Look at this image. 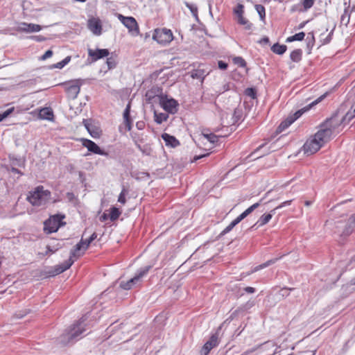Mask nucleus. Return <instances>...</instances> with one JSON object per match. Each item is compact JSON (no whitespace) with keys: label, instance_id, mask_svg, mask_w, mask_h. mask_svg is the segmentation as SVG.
<instances>
[{"label":"nucleus","instance_id":"nucleus-29","mask_svg":"<svg viewBox=\"0 0 355 355\" xmlns=\"http://www.w3.org/2000/svg\"><path fill=\"white\" fill-rule=\"evenodd\" d=\"M138 282V280L135 277H134L127 282H121L120 283V287L124 290H130L133 285L137 284Z\"/></svg>","mask_w":355,"mask_h":355},{"label":"nucleus","instance_id":"nucleus-57","mask_svg":"<svg viewBox=\"0 0 355 355\" xmlns=\"http://www.w3.org/2000/svg\"><path fill=\"white\" fill-rule=\"evenodd\" d=\"M218 67L223 71H225L228 67V64L223 60L218 61Z\"/></svg>","mask_w":355,"mask_h":355},{"label":"nucleus","instance_id":"nucleus-33","mask_svg":"<svg viewBox=\"0 0 355 355\" xmlns=\"http://www.w3.org/2000/svg\"><path fill=\"white\" fill-rule=\"evenodd\" d=\"M281 257H282V256L279 257H277V258H274V259H270V260L267 261L266 262L256 266L253 269L252 272H257V271H258V270H259L261 269H263V268H266V267H268V266H270L272 264L275 263Z\"/></svg>","mask_w":355,"mask_h":355},{"label":"nucleus","instance_id":"nucleus-10","mask_svg":"<svg viewBox=\"0 0 355 355\" xmlns=\"http://www.w3.org/2000/svg\"><path fill=\"white\" fill-rule=\"evenodd\" d=\"M164 95L162 87L153 86L146 92L145 98L147 103L153 104L157 102V99L159 103L161 96H164Z\"/></svg>","mask_w":355,"mask_h":355},{"label":"nucleus","instance_id":"nucleus-47","mask_svg":"<svg viewBox=\"0 0 355 355\" xmlns=\"http://www.w3.org/2000/svg\"><path fill=\"white\" fill-rule=\"evenodd\" d=\"M255 9L258 12L259 17L261 20H264L266 18V9L265 7L261 4H256Z\"/></svg>","mask_w":355,"mask_h":355},{"label":"nucleus","instance_id":"nucleus-21","mask_svg":"<svg viewBox=\"0 0 355 355\" xmlns=\"http://www.w3.org/2000/svg\"><path fill=\"white\" fill-rule=\"evenodd\" d=\"M325 96V94L322 95L318 98H317L315 101L310 103L308 106L304 107L297 112H295L293 114H290L288 117H291V119L293 121V123L296 121L298 118H300L305 112L308 111L312 106L318 104L319 102H320Z\"/></svg>","mask_w":355,"mask_h":355},{"label":"nucleus","instance_id":"nucleus-45","mask_svg":"<svg viewBox=\"0 0 355 355\" xmlns=\"http://www.w3.org/2000/svg\"><path fill=\"white\" fill-rule=\"evenodd\" d=\"M245 95L252 98V99H256L257 98V91L254 87H248L244 91Z\"/></svg>","mask_w":355,"mask_h":355},{"label":"nucleus","instance_id":"nucleus-19","mask_svg":"<svg viewBox=\"0 0 355 355\" xmlns=\"http://www.w3.org/2000/svg\"><path fill=\"white\" fill-rule=\"evenodd\" d=\"M130 108H131V102L129 101L125 108L123 113V125H125V131H130L132 128V119L130 116Z\"/></svg>","mask_w":355,"mask_h":355},{"label":"nucleus","instance_id":"nucleus-16","mask_svg":"<svg viewBox=\"0 0 355 355\" xmlns=\"http://www.w3.org/2000/svg\"><path fill=\"white\" fill-rule=\"evenodd\" d=\"M355 230V214H352L345 221V226L340 236V237L346 238L351 235Z\"/></svg>","mask_w":355,"mask_h":355},{"label":"nucleus","instance_id":"nucleus-44","mask_svg":"<svg viewBox=\"0 0 355 355\" xmlns=\"http://www.w3.org/2000/svg\"><path fill=\"white\" fill-rule=\"evenodd\" d=\"M193 78L202 79L203 80L206 75L205 74V71L202 69H196L191 72V76Z\"/></svg>","mask_w":355,"mask_h":355},{"label":"nucleus","instance_id":"nucleus-26","mask_svg":"<svg viewBox=\"0 0 355 355\" xmlns=\"http://www.w3.org/2000/svg\"><path fill=\"white\" fill-rule=\"evenodd\" d=\"M275 211H276V209H273L270 210V211L268 214H263L259 218V219L258 220L257 223H259V227L267 224L270 220L272 216L275 214Z\"/></svg>","mask_w":355,"mask_h":355},{"label":"nucleus","instance_id":"nucleus-1","mask_svg":"<svg viewBox=\"0 0 355 355\" xmlns=\"http://www.w3.org/2000/svg\"><path fill=\"white\" fill-rule=\"evenodd\" d=\"M84 316L75 321L67 327L63 333L56 339L57 344L61 347L73 345L82 338V334L86 331Z\"/></svg>","mask_w":355,"mask_h":355},{"label":"nucleus","instance_id":"nucleus-4","mask_svg":"<svg viewBox=\"0 0 355 355\" xmlns=\"http://www.w3.org/2000/svg\"><path fill=\"white\" fill-rule=\"evenodd\" d=\"M51 197V191L44 190L43 186H38L33 191H30L27 200L33 206L44 205Z\"/></svg>","mask_w":355,"mask_h":355},{"label":"nucleus","instance_id":"nucleus-60","mask_svg":"<svg viewBox=\"0 0 355 355\" xmlns=\"http://www.w3.org/2000/svg\"><path fill=\"white\" fill-rule=\"evenodd\" d=\"M248 215L244 211L242 214H241L239 216H237L234 220L239 224L243 219L247 217Z\"/></svg>","mask_w":355,"mask_h":355},{"label":"nucleus","instance_id":"nucleus-28","mask_svg":"<svg viewBox=\"0 0 355 355\" xmlns=\"http://www.w3.org/2000/svg\"><path fill=\"white\" fill-rule=\"evenodd\" d=\"M355 117V104L353 105L350 110L346 113L340 121H338L341 124L345 121L349 122Z\"/></svg>","mask_w":355,"mask_h":355},{"label":"nucleus","instance_id":"nucleus-52","mask_svg":"<svg viewBox=\"0 0 355 355\" xmlns=\"http://www.w3.org/2000/svg\"><path fill=\"white\" fill-rule=\"evenodd\" d=\"M265 197L262 198L259 202L254 203L252 205H251L250 207H248L246 210H245V213L248 216L250 214H251L255 209H257L263 202Z\"/></svg>","mask_w":355,"mask_h":355},{"label":"nucleus","instance_id":"nucleus-59","mask_svg":"<svg viewBox=\"0 0 355 355\" xmlns=\"http://www.w3.org/2000/svg\"><path fill=\"white\" fill-rule=\"evenodd\" d=\"M248 215L244 211L242 214H241L239 216H237L234 220L239 224L243 219L247 217Z\"/></svg>","mask_w":355,"mask_h":355},{"label":"nucleus","instance_id":"nucleus-48","mask_svg":"<svg viewBox=\"0 0 355 355\" xmlns=\"http://www.w3.org/2000/svg\"><path fill=\"white\" fill-rule=\"evenodd\" d=\"M234 13L236 15L237 19L240 18L241 16H243L244 6L241 3H238L234 8Z\"/></svg>","mask_w":355,"mask_h":355},{"label":"nucleus","instance_id":"nucleus-13","mask_svg":"<svg viewBox=\"0 0 355 355\" xmlns=\"http://www.w3.org/2000/svg\"><path fill=\"white\" fill-rule=\"evenodd\" d=\"M219 344L218 333L212 334L200 350V355H208L210 351Z\"/></svg>","mask_w":355,"mask_h":355},{"label":"nucleus","instance_id":"nucleus-6","mask_svg":"<svg viewBox=\"0 0 355 355\" xmlns=\"http://www.w3.org/2000/svg\"><path fill=\"white\" fill-rule=\"evenodd\" d=\"M64 218L65 215L61 214L51 216L44 222V232L46 234L56 232L60 227L66 225V223L62 221Z\"/></svg>","mask_w":355,"mask_h":355},{"label":"nucleus","instance_id":"nucleus-41","mask_svg":"<svg viewBox=\"0 0 355 355\" xmlns=\"http://www.w3.org/2000/svg\"><path fill=\"white\" fill-rule=\"evenodd\" d=\"M40 116L45 119L51 120L53 116V111L49 108H43L41 110Z\"/></svg>","mask_w":355,"mask_h":355},{"label":"nucleus","instance_id":"nucleus-53","mask_svg":"<svg viewBox=\"0 0 355 355\" xmlns=\"http://www.w3.org/2000/svg\"><path fill=\"white\" fill-rule=\"evenodd\" d=\"M106 63L108 67V69H114L116 67V61L112 56L107 58Z\"/></svg>","mask_w":355,"mask_h":355},{"label":"nucleus","instance_id":"nucleus-3","mask_svg":"<svg viewBox=\"0 0 355 355\" xmlns=\"http://www.w3.org/2000/svg\"><path fill=\"white\" fill-rule=\"evenodd\" d=\"M336 114H334L327 119L321 125V129L314 135L315 138L323 146L330 141L334 131L341 125L338 121H336Z\"/></svg>","mask_w":355,"mask_h":355},{"label":"nucleus","instance_id":"nucleus-49","mask_svg":"<svg viewBox=\"0 0 355 355\" xmlns=\"http://www.w3.org/2000/svg\"><path fill=\"white\" fill-rule=\"evenodd\" d=\"M204 137L211 143L216 144L219 141V137L214 133L203 134Z\"/></svg>","mask_w":355,"mask_h":355},{"label":"nucleus","instance_id":"nucleus-40","mask_svg":"<svg viewBox=\"0 0 355 355\" xmlns=\"http://www.w3.org/2000/svg\"><path fill=\"white\" fill-rule=\"evenodd\" d=\"M305 33L304 32H300L295 34L294 35L287 37L286 42H292L294 41H302L304 39Z\"/></svg>","mask_w":355,"mask_h":355},{"label":"nucleus","instance_id":"nucleus-63","mask_svg":"<svg viewBox=\"0 0 355 355\" xmlns=\"http://www.w3.org/2000/svg\"><path fill=\"white\" fill-rule=\"evenodd\" d=\"M14 111H15V107H12L8 109L7 110H6L5 112H3V114L5 117V119L8 117Z\"/></svg>","mask_w":355,"mask_h":355},{"label":"nucleus","instance_id":"nucleus-8","mask_svg":"<svg viewBox=\"0 0 355 355\" xmlns=\"http://www.w3.org/2000/svg\"><path fill=\"white\" fill-rule=\"evenodd\" d=\"M159 103L168 113L175 114L178 112V107L179 105L178 101L174 98H168L166 94L164 96H161Z\"/></svg>","mask_w":355,"mask_h":355},{"label":"nucleus","instance_id":"nucleus-20","mask_svg":"<svg viewBox=\"0 0 355 355\" xmlns=\"http://www.w3.org/2000/svg\"><path fill=\"white\" fill-rule=\"evenodd\" d=\"M325 96V94L322 95L318 98H317L315 101L310 103L308 106L304 107L297 112H295L293 114H290L288 117H291V119L293 121V123L296 121L298 118H300L305 112L308 111L312 106L318 104L319 102H320Z\"/></svg>","mask_w":355,"mask_h":355},{"label":"nucleus","instance_id":"nucleus-51","mask_svg":"<svg viewBox=\"0 0 355 355\" xmlns=\"http://www.w3.org/2000/svg\"><path fill=\"white\" fill-rule=\"evenodd\" d=\"M233 62L234 64H237L240 67H245L247 65L245 60L242 57L240 56L234 57L233 58Z\"/></svg>","mask_w":355,"mask_h":355},{"label":"nucleus","instance_id":"nucleus-12","mask_svg":"<svg viewBox=\"0 0 355 355\" xmlns=\"http://www.w3.org/2000/svg\"><path fill=\"white\" fill-rule=\"evenodd\" d=\"M323 146L319 141L315 138L308 139L303 146L304 153L308 155H313L318 152Z\"/></svg>","mask_w":355,"mask_h":355},{"label":"nucleus","instance_id":"nucleus-64","mask_svg":"<svg viewBox=\"0 0 355 355\" xmlns=\"http://www.w3.org/2000/svg\"><path fill=\"white\" fill-rule=\"evenodd\" d=\"M136 127L138 130H144L145 128V122L143 121H139L136 123Z\"/></svg>","mask_w":355,"mask_h":355},{"label":"nucleus","instance_id":"nucleus-2","mask_svg":"<svg viewBox=\"0 0 355 355\" xmlns=\"http://www.w3.org/2000/svg\"><path fill=\"white\" fill-rule=\"evenodd\" d=\"M86 250H85L83 239H81L71 250L69 258L63 263L55 266L53 270L48 271V276L53 277L68 270L75 261L73 258L77 259L83 256Z\"/></svg>","mask_w":355,"mask_h":355},{"label":"nucleus","instance_id":"nucleus-38","mask_svg":"<svg viewBox=\"0 0 355 355\" xmlns=\"http://www.w3.org/2000/svg\"><path fill=\"white\" fill-rule=\"evenodd\" d=\"M121 214V211L119 209V208L112 207L110 208V219L111 221H115L117 220L120 215Z\"/></svg>","mask_w":355,"mask_h":355},{"label":"nucleus","instance_id":"nucleus-25","mask_svg":"<svg viewBox=\"0 0 355 355\" xmlns=\"http://www.w3.org/2000/svg\"><path fill=\"white\" fill-rule=\"evenodd\" d=\"M162 138L165 141L166 145L168 146L175 148L180 144L178 139H177L174 136L168 133H163L162 135Z\"/></svg>","mask_w":355,"mask_h":355},{"label":"nucleus","instance_id":"nucleus-35","mask_svg":"<svg viewBox=\"0 0 355 355\" xmlns=\"http://www.w3.org/2000/svg\"><path fill=\"white\" fill-rule=\"evenodd\" d=\"M144 155L150 156L153 153V148L149 144H146L143 146L138 145L137 147Z\"/></svg>","mask_w":355,"mask_h":355},{"label":"nucleus","instance_id":"nucleus-37","mask_svg":"<svg viewBox=\"0 0 355 355\" xmlns=\"http://www.w3.org/2000/svg\"><path fill=\"white\" fill-rule=\"evenodd\" d=\"M306 40H307L306 47L309 49V53H310L313 46L315 44V42L313 32H310L308 33Z\"/></svg>","mask_w":355,"mask_h":355},{"label":"nucleus","instance_id":"nucleus-14","mask_svg":"<svg viewBox=\"0 0 355 355\" xmlns=\"http://www.w3.org/2000/svg\"><path fill=\"white\" fill-rule=\"evenodd\" d=\"M110 55V51L107 49H96L93 50L88 49V58L87 61L89 63L94 62L99 59L107 57Z\"/></svg>","mask_w":355,"mask_h":355},{"label":"nucleus","instance_id":"nucleus-24","mask_svg":"<svg viewBox=\"0 0 355 355\" xmlns=\"http://www.w3.org/2000/svg\"><path fill=\"white\" fill-rule=\"evenodd\" d=\"M42 29L41 26L34 24H28L26 22L21 23L18 27V31L20 32L33 33L38 32Z\"/></svg>","mask_w":355,"mask_h":355},{"label":"nucleus","instance_id":"nucleus-22","mask_svg":"<svg viewBox=\"0 0 355 355\" xmlns=\"http://www.w3.org/2000/svg\"><path fill=\"white\" fill-rule=\"evenodd\" d=\"M325 96V94L322 95L318 98H317L315 101L310 103L308 106L304 107L297 112H295L293 114H290L288 117H291V119L293 121V123L296 121L298 118H300L305 112L308 111L312 106L318 104L319 102H320Z\"/></svg>","mask_w":355,"mask_h":355},{"label":"nucleus","instance_id":"nucleus-27","mask_svg":"<svg viewBox=\"0 0 355 355\" xmlns=\"http://www.w3.org/2000/svg\"><path fill=\"white\" fill-rule=\"evenodd\" d=\"M293 123V121L291 117H287L285 120L281 122V123L278 125L276 129L275 132L277 134H279L283 132L285 129L288 128Z\"/></svg>","mask_w":355,"mask_h":355},{"label":"nucleus","instance_id":"nucleus-17","mask_svg":"<svg viewBox=\"0 0 355 355\" xmlns=\"http://www.w3.org/2000/svg\"><path fill=\"white\" fill-rule=\"evenodd\" d=\"M344 5L345 6L344 12L340 17V24L347 26L349 23L351 13L354 10L355 6H350V0H344Z\"/></svg>","mask_w":355,"mask_h":355},{"label":"nucleus","instance_id":"nucleus-58","mask_svg":"<svg viewBox=\"0 0 355 355\" xmlns=\"http://www.w3.org/2000/svg\"><path fill=\"white\" fill-rule=\"evenodd\" d=\"M248 215L244 211L242 214H241L239 216H237L234 220L239 224L243 219L247 217Z\"/></svg>","mask_w":355,"mask_h":355},{"label":"nucleus","instance_id":"nucleus-55","mask_svg":"<svg viewBox=\"0 0 355 355\" xmlns=\"http://www.w3.org/2000/svg\"><path fill=\"white\" fill-rule=\"evenodd\" d=\"M125 193H126V190L125 189H123L121 193L119 196V198H118V201L120 203L123 204V205L126 202L125 197Z\"/></svg>","mask_w":355,"mask_h":355},{"label":"nucleus","instance_id":"nucleus-32","mask_svg":"<svg viewBox=\"0 0 355 355\" xmlns=\"http://www.w3.org/2000/svg\"><path fill=\"white\" fill-rule=\"evenodd\" d=\"M152 268L153 266L149 265L139 268L135 275L138 282H139L141 278L145 276Z\"/></svg>","mask_w":355,"mask_h":355},{"label":"nucleus","instance_id":"nucleus-11","mask_svg":"<svg viewBox=\"0 0 355 355\" xmlns=\"http://www.w3.org/2000/svg\"><path fill=\"white\" fill-rule=\"evenodd\" d=\"M79 141L81 142L82 145L87 148L88 151L100 155H103L105 157L109 156V153L104 150L101 149L95 142L93 141L85 139V138H80Z\"/></svg>","mask_w":355,"mask_h":355},{"label":"nucleus","instance_id":"nucleus-15","mask_svg":"<svg viewBox=\"0 0 355 355\" xmlns=\"http://www.w3.org/2000/svg\"><path fill=\"white\" fill-rule=\"evenodd\" d=\"M83 123L89 135L94 139H98L101 137L103 132L101 129L92 124L91 119H83Z\"/></svg>","mask_w":355,"mask_h":355},{"label":"nucleus","instance_id":"nucleus-34","mask_svg":"<svg viewBox=\"0 0 355 355\" xmlns=\"http://www.w3.org/2000/svg\"><path fill=\"white\" fill-rule=\"evenodd\" d=\"M61 248H62V245L59 243H57L56 244H53L52 245H47L46 247V251L43 254V255L46 256L49 254H53L56 251H58L59 249H60Z\"/></svg>","mask_w":355,"mask_h":355},{"label":"nucleus","instance_id":"nucleus-50","mask_svg":"<svg viewBox=\"0 0 355 355\" xmlns=\"http://www.w3.org/2000/svg\"><path fill=\"white\" fill-rule=\"evenodd\" d=\"M66 197L69 202L73 203L74 205L78 204V197L73 192H67L66 193Z\"/></svg>","mask_w":355,"mask_h":355},{"label":"nucleus","instance_id":"nucleus-61","mask_svg":"<svg viewBox=\"0 0 355 355\" xmlns=\"http://www.w3.org/2000/svg\"><path fill=\"white\" fill-rule=\"evenodd\" d=\"M292 201H293V200L284 201V202H282L279 205L276 207L275 209H276V210H277V209H281L285 206L290 205L291 204Z\"/></svg>","mask_w":355,"mask_h":355},{"label":"nucleus","instance_id":"nucleus-54","mask_svg":"<svg viewBox=\"0 0 355 355\" xmlns=\"http://www.w3.org/2000/svg\"><path fill=\"white\" fill-rule=\"evenodd\" d=\"M242 117V111L239 109H235L233 114L234 123H237Z\"/></svg>","mask_w":355,"mask_h":355},{"label":"nucleus","instance_id":"nucleus-39","mask_svg":"<svg viewBox=\"0 0 355 355\" xmlns=\"http://www.w3.org/2000/svg\"><path fill=\"white\" fill-rule=\"evenodd\" d=\"M237 23L240 25L244 26V28L245 30L250 31L252 28V24L250 23L247 19H245L243 16H241L240 18L237 19Z\"/></svg>","mask_w":355,"mask_h":355},{"label":"nucleus","instance_id":"nucleus-62","mask_svg":"<svg viewBox=\"0 0 355 355\" xmlns=\"http://www.w3.org/2000/svg\"><path fill=\"white\" fill-rule=\"evenodd\" d=\"M53 55V51L51 50H48L45 52V53L41 57V59L44 60L49 58H51Z\"/></svg>","mask_w":355,"mask_h":355},{"label":"nucleus","instance_id":"nucleus-42","mask_svg":"<svg viewBox=\"0 0 355 355\" xmlns=\"http://www.w3.org/2000/svg\"><path fill=\"white\" fill-rule=\"evenodd\" d=\"M130 137H131L132 139L133 140L134 144L136 146V147H137L138 145H140L141 143H142L144 141V139H143L142 136L137 132H131Z\"/></svg>","mask_w":355,"mask_h":355},{"label":"nucleus","instance_id":"nucleus-30","mask_svg":"<svg viewBox=\"0 0 355 355\" xmlns=\"http://www.w3.org/2000/svg\"><path fill=\"white\" fill-rule=\"evenodd\" d=\"M271 50L273 53L277 55H282L287 50V46L285 44H279V43H275L271 47Z\"/></svg>","mask_w":355,"mask_h":355},{"label":"nucleus","instance_id":"nucleus-36","mask_svg":"<svg viewBox=\"0 0 355 355\" xmlns=\"http://www.w3.org/2000/svg\"><path fill=\"white\" fill-rule=\"evenodd\" d=\"M155 121L161 124L162 122L167 121L168 118V114L165 113H157L155 110L154 111Z\"/></svg>","mask_w":355,"mask_h":355},{"label":"nucleus","instance_id":"nucleus-23","mask_svg":"<svg viewBox=\"0 0 355 355\" xmlns=\"http://www.w3.org/2000/svg\"><path fill=\"white\" fill-rule=\"evenodd\" d=\"M87 26L96 35H100L102 33V24L99 19L92 18L89 19Z\"/></svg>","mask_w":355,"mask_h":355},{"label":"nucleus","instance_id":"nucleus-56","mask_svg":"<svg viewBox=\"0 0 355 355\" xmlns=\"http://www.w3.org/2000/svg\"><path fill=\"white\" fill-rule=\"evenodd\" d=\"M293 290H294V288L284 287L281 289L280 294L282 295V297H286L290 295L288 291Z\"/></svg>","mask_w":355,"mask_h":355},{"label":"nucleus","instance_id":"nucleus-43","mask_svg":"<svg viewBox=\"0 0 355 355\" xmlns=\"http://www.w3.org/2000/svg\"><path fill=\"white\" fill-rule=\"evenodd\" d=\"M71 57L70 55L67 56L64 59H63L62 61L53 64L51 67V69L53 68H58V69H62L63 68L66 64H67L71 61Z\"/></svg>","mask_w":355,"mask_h":355},{"label":"nucleus","instance_id":"nucleus-5","mask_svg":"<svg viewBox=\"0 0 355 355\" xmlns=\"http://www.w3.org/2000/svg\"><path fill=\"white\" fill-rule=\"evenodd\" d=\"M85 83V80L81 78L70 80L58 84L64 88L69 98L75 99L80 92L81 86Z\"/></svg>","mask_w":355,"mask_h":355},{"label":"nucleus","instance_id":"nucleus-7","mask_svg":"<svg viewBox=\"0 0 355 355\" xmlns=\"http://www.w3.org/2000/svg\"><path fill=\"white\" fill-rule=\"evenodd\" d=\"M153 39L160 44L166 45L173 40V35L170 29L156 28L154 31Z\"/></svg>","mask_w":355,"mask_h":355},{"label":"nucleus","instance_id":"nucleus-46","mask_svg":"<svg viewBox=\"0 0 355 355\" xmlns=\"http://www.w3.org/2000/svg\"><path fill=\"white\" fill-rule=\"evenodd\" d=\"M238 223L234 220L218 235V238L230 232Z\"/></svg>","mask_w":355,"mask_h":355},{"label":"nucleus","instance_id":"nucleus-31","mask_svg":"<svg viewBox=\"0 0 355 355\" xmlns=\"http://www.w3.org/2000/svg\"><path fill=\"white\" fill-rule=\"evenodd\" d=\"M290 58L294 62H299L302 58V50L300 49L293 50L290 54Z\"/></svg>","mask_w":355,"mask_h":355},{"label":"nucleus","instance_id":"nucleus-9","mask_svg":"<svg viewBox=\"0 0 355 355\" xmlns=\"http://www.w3.org/2000/svg\"><path fill=\"white\" fill-rule=\"evenodd\" d=\"M122 24L128 29L129 32L134 36L139 34V28L137 21L133 17H124L119 15Z\"/></svg>","mask_w":355,"mask_h":355},{"label":"nucleus","instance_id":"nucleus-18","mask_svg":"<svg viewBox=\"0 0 355 355\" xmlns=\"http://www.w3.org/2000/svg\"><path fill=\"white\" fill-rule=\"evenodd\" d=\"M315 1V0H301L300 3L293 5L291 8V12H305L314 5Z\"/></svg>","mask_w":355,"mask_h":355}]
</instances>
